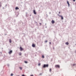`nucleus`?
<instances>
[{
  "label": "nucleus",
  "instance_id": "nucleus-7",
  "mask_svg": "<svg viewBox=\"0 0 76 76\" xmlns=\"http://www.w3.org/2000/svg\"><path fill=\"white\" fill-rule=\"evenodd\" d=\"M20 51H22L23 50V49L21 47H20Z\"/></svg>",
  "mask_w": 76,
  "mask_h": 76
},
{
  "label": "nucleus",
  "instance_id": "nucleus-18",
  "mask_svg": "<svg viewBox=\"0 0 76 76\" xmlns=\"http://www.w3.org/2000/svg\"><path fill=\"white\" fill-rule=\"evenodd\" d=\"M52 71L51 69H50V72H51Z\"/></svg>",
  "mask_w": 76,
  "mask_h": 76
},
{
  "label": "nucleus",
  "instance_id": "nucleus-8",
  "mask_svg": "<svg viewBox=\"0 0 76 76\" xmlns=\"http://www.w3.org/2000/svg\"><path fill=\"white\" fill-rule=\"evenodd\" d=\"M55 21L53 20H52L51 23L52 24H53L55 23Z\"/></svg>",
  "mask_w": 76,
  "mask_h": 76
},
{
  "label": "nucleus",
  "instance_id": "nucleus-5",
  "mask_svg": "<svg viewBox=\"0 0 76 76\" xmlns=\"http://www.w3.org/2000/svg\"><path fill=\"white\" fill-rule=\"evenodd\" d=\"M59 16L60 17H61V20H64V18H63V16H61V15H59Z\"/></svg>",
  "mask_w": 76,
  "mask_h": 76
},
{
  "label": "nucleus",
  "instance_id": "nucleus-17",
  "mask_svg": "<svg viewBox=\"0 0 76 76\" xmlns=\"http://www.w3.org/2000/svg\"><path fill=\"white\" fill-rule=\"evenodd\" d=\"M24 62L26 64H27L28 63V62L26 61H25Z\"/></svg>",
  "mask_w": 76,
  "mask_h": 76
},
{
  "label": "nucleus",
  "instance_id": "nucleus-1",
  "mask_svg": "<svg viewBox=\"0 0 76 76\" xmlns=\"http://www.w3.org/2000/svg\"><path fill=\"white\" fill-rule=\"evenodd\" d=\"M48 64H46V65H45V64H44L43 65V68H45L46 67H48Z\"/></svg>",
  "mask_w": 76,
  "mask_h": 76
},
{
  "label": "nucleus",
  "instance_id": "nucleus-28",
  "mask_svg": "<svg viewBox=\"0 0 76 76\" xmlns=\"http://www.w3.org/2000/svg\"><path fill=\"white\" fill-rule=\"evenodd\" d=\"M73 1H75V0H73Z\"/></svg>",
  "mask_w": 76,
  "mask_h": 76
},
{
  "label": "nucleus",
  "instance_id": "nucleus-33",
  "mask_svg": "<svg viewBox=\"0 0 76 76\" xmlns=\"http://www.w3.org/2000/svg\"><path fill=\"white\" fill-rule=\"evenodd\" d=\"M7 6V5H6V6Z\"/></svg>",
  "mask_w": 76,
  "mask_h": 76
},
{
  "label": "nucleus",
  "instance_id": "nucleus-29",
  "mask_svg": "<svg viewBox=\"0 0 76 76\" xmlns=\"http://www.w3.org/2000/svg\"><path fill=\"white\" fill-rule=\"evenodd\" d=\"M39 24L41 25L42 24V23H40Z\"/></svg>",
  "mask_w": 76,
  "mask_h": 76
},
{
  "label": "nucleus",
  "instance_id": "nucleus-23",
  "mask_svg": "<svg viewBox=\"0 0 76 76\" xmlns=\"http://www.w3.org/2000/svg\"><path fill=\"white\" fill-rule=\"evenodd\" d=\"M22 76H25L24 75H22Z\"/></svg>",
  "mask_w": 76,
  "mask_h": 76
},
{
  "label": "nucleus",
  "instance_id": "nucleus-26",
  "mask_svg": "<svg viewBox=\"0 0 76 76\" xmlns=\"http://www.w3.org/2000/svg\"><path fill=\"white\" fill-rule=\"evenodd\" d=\"M3 9H4V7H3Z\"/></svg>",
  "mask_w": 76,
  "mask_h": 76
},
{
  "label": "nucleus",
  "instance_id": "nucleus-32",
  "mask_svg": "<svg viewBox=\"0 0 76 76\" xmlns=\"http://www.w3.org/2000/svg\"><path fill=\"white\" fill-rule=\"evenodd\" d=\"M17 76H19V75H17Z\"/></svg>",
  "mask_w": 76,
  "mask_h": 76
},
{
  "label": "nucleus",
  "instance_id": "nucleus-22",
  "mask_svg": "<svg viewBox=\"0 0 76 76\" xmlns=\"http://www.w3.org/2000/svg\"><path fill=\"white\" fill-rule=\"evenodd\" d=\"M48 42V41L46 40V41H45V42Z\"/></svg>",
  "mask_w": 76,
  "mask_h": 76
},
{
  "label": "nucleus",
  "instance_id": "nucleus-30",
  "mask_svg": "<svg viewBox=\"0 0 76 76\" xmlns=\"http://www.w3.org/2000/svg\"><path fill=\"white\" fill-rule=\"evenodd\" d=\"M58 15L59 16V15Z\"/></svg>",
  "mask_w": 76,
  "mask_h": 76
},
{
  "label": "nucleus",
  "instance_id": "nucleus-2",
  "mask_svg": "<svg viewBox=\"0 0 76 76\" xmlns=\"http://www.w3.org/2000/svg\"><path fill=\"white\" fill-rule=\"evenodd\" d=\"M55 67H56V68L58 67V68H60V66L59 65H55Z\"/></svg>",
  "mask_w": 76,
  "mask_h": 76
},
{
  "label": "nucleus",
  "instance_id": "nucleus-3",
  "mask_svg": "<svg viewBox=\"0 0 76 76\" xmlns=\"http://www.w3.org/2000/svg\"><path fill=\"white\" fill-rule=\"evenodd\" d=\"M33 11V12H34V14H35V15H36L37 14V13L36 12L35 10H34Z\"/></svg>",
  "mask_w": 76,
  "mask_h": 76
},
{
  "label": "nucleus",
  "instance_id": "nucleus-25",
  "mask_svg": "<svg viewBox=\"0 0 76 76\" xmlns=\"http://www.w3.org/2000/svg\"><path fill=\"white\" fill-rule=\"evenodd\" d=\"M30 76H34L33 75H31Z\"/></svg>",
  "mask_w": 76,
  "mask_h": 76
},
{
  "label": "nucleus",
  "instance_id": "nucleus-31",
  "mask_svg": "<svg viewBox=\"0 0 76 76\" xmlns=\"http://www.w3.org/2000/svg\"><path fill=\"white\" fill-rule=\"evenodd\" d=\"M41 74H40V75H41Z\"/></svg>",
  "mask_w": 76,
  "mask_h": 76
},
{
  "label": "nucleus",
  "instance_id": "nucleus-13",
  "mask_svg": "<svg viewBox=\"0 0 76 76\" xmlns=\"http://www.w3.org/2000/svg\"><path fill=\"white\" fill-rule=\"evenodd\" d=\"M13 73L11 74L10 75L11 76H13Z\"/></svg>",
  "mask_w": 76,
  "mask_h": 76
},
{
  "label": "nucleus",
  "instance_id": "nucleus-4",
  "mask_svg": "<svg viewBox=\"0 0 76 76\" xmlns=\"http://www.w3.org/2000/svg\"><path fill=\"white\" fill-rule=\"evenodd\" d=\"M12 53V50H10L9 52V54H11Z\"/></svg>",
  "mask_w": 76,
  "mask_h": 76
},
{
  "label": "nucleus",
  "instance_id": "nucleus-24",
  "mask_svg": "<svg viewBox=\"0 0 76 76\" xmlns=\"http://www.w3.org/2000/svg\"><path fill=\"white\" fill-rule=\"evenodd\" d=\"M75 64H73V66H75Z\"/></svg>",
  "mask_w": 76,
  "mask_h": 76
},
{
  "label": "nucleus",
  "instance_id": "nucleus-19",
  "mask_svg": "<svg viewBox=\"0 0 76 76\" xmlns=\"http://www.w3.org/2000/svg\"><path fill=\"white\" fill-rule=\"evenodd\" d=\"M40 65H41V64H40V63H39V64H38V66H40Z\"/></svg>",
  "mask_w": 76,
  "mask_h": 76
},
{
  "label": "nucleus",
  "instance_id": "nucleus-16",
  "mask_svg": "<svg viewBox=\"0 0 76 76\" xmlns=\"http://www.w3.org/2000/svg\"><path fill=\"white\" fill-rule=\"evenodd\" d=\"M42 58H45L44 56V55H42Z\"/></svg>",
  "mask_w": 76,
  "mask_h": 76
},
{
  "label": "nucleus",
  "instance_id": "nucleus-6",
  "mask_svg": "<svg viewBox=\"0 0 76 76\" xmlns=\"http://www.w3.org/2000/svg\"><path fill=\"white\" fill-rule=\"evenodd\" d=\"M32 47H34V48L35 47V44H32Z\"/></svg>",
  "mask_w": 76,
  "mask_h": 76
},
{
  "label": "nucleus",
  "instance_id": "nucleus-27",
  "mask_svg": "<svg viewBox=\"0 0 76 76\" xmlns=\"http://www.w3.org/2000/svg\"><path fill=\"white\" fill-rule=\"evenodd\" d=\"M59 14H60L61 13V12H59Z\"/></svg>",
  "mask_w": 76,
  "mask_h": 76
},
{
  "label": "nucleus",
  "instance_id": "nucleus-15",
  "mask_svg": "<svg viewBox=\"0 0 76 76\" xmlns=\"http://www.w3.org/2000/svg\"><path fill=\"white\" fill-rule=\"evenodd\" d=\"M19 69H20L21 70H22V68L21 67H19Z\"/></svg>",
  "mask_w": 76,
  "mask_h": 76
},
{
  "label": "nucleus",
  "instance_id": "nucleus-9",
  "mask_svg": "<svg viewBox=\"0 0 76 76\" xmlns=\"http://www.w3.org/2000/svg\"><path fill=\"white\" fill-rule=\"evenodd\" d=\"M67 3L68 5V7H69V6H70V4H69V3L68 1H67Z\"/></svg>",
  "mask_w": 76,
  "mask_h": 76
},
{
  "label": "nucleus",
  "instance_id": "nucleus-12",
  "mask_svg": "<svg viewBox=\"0 0 76 76\" xmlns=\"http://www.w3.org/2000/svg\"><path fill=\"white\" fill-rule=\"evenodd\" d=\"M22 55V53H19V55L21 56Z\"/></svg>",
  "mask_w": 76,
  "mask_h": 76
},
{
  "label": "nucleus",
  "instance_id": "nucleus-14",
  "mask_svg": "<svg viewBox=\"0 0 76 76\" xmlns=\"http://www.w3.org/2000/svg\"><path fill=\"white\" fill-rule=\"evenodd\" d=\"M66 45H69V43L68 42H66Z\"/></svg>",
  "mask_w": 76,
  "mask_h": 76
},
{
  "label": "nucleus",
  "instance_id": "nucleus-21",
  "mask_svg": "<svg viewBox=\"0 0 76 76\" xmlns=\"http://www.w3.org/2000/svg\"><path fill=\"white\" fill-rule=\"evenodd\" d=\"M49 43L50 45L51 44V42H49Z\"/></svg>",
  "mask_w": 76,
  "mask_h": 76
},
{
  "label": "nucleus",
  "instance_id": "nucleus-20",
  "mask_svg": "<svg viewBox=\"0 0 76 76\" xmlns=\"http://www.w3.org/2000/svg\"><path fill=\"white\" fill-rule=\"evenodd\" d=\"M1 2H0V4H1ZM1 6H2L1 4H0V7H1Z\"/></svg>",
  "mask_w": 76,
  "mask_h": 76
},
{
  "label": "nucleus",
  "instance_id": "nucleus-11",
  "mask_svg": "<svg viewBox=\"0 0 76 76\" xmlns=\"http://www.w3.org/2000/svg\"><path fill=\"white\" fill-rule=\"evenodd\" d=\"M9 42L10 43H11L12 42V41H11V39H10Z\"/></svg>",
  "mask_w": 76,
  "mask_h": 76
},
{
  "label": "nucleus",
  "instance_id": "nucleus-10",
  "mask_svg": "<svg viewBox=\"0 0 76 76\" xmlns=\"http://www.w3.org/2000/svg\"><path fill=\"white\" fill-rule=\"evenodd\" d=\"M15 9H16V10H19V8L18 7H16L15 8Z\"/></svg>",
  "mask_w": 76,
  "mask_h": 76
}]
</instances>
